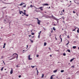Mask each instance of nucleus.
Segmentation results:
<instances>
[{"label": "nucleus", "mask_w": 79, "mask_h": 79, "mask_svg": "<svg viewBox=\"0 0 79 79\" xmlns=\"http://www.w3.org/2000/svg\"><path fill=\"white\" fill-rule=\"evenodd\" d=\"M77 33H79V28H78V29L77 30Z\"/></svg>", "instance_id": "nucleus-18"}, {"label": "nucleus", "mask_w": 79, "mask_h": 79, "mask_svg": "<svg viewBox=\"0 0 79 79\" xmlns=\"http://www.w3.org/2000/svg\"><path fill=\"white\" fill-rule=\"evenodd\" d=\"M26 51H27L26 50H23V52H24V51L25 52H26Z\"/></svg>", "instance_id": "nucleus-46"}, {"label": "nucleus", "mask_w": 79, "mask_h": 79, "mask_svg": "<svg viewBox=\"0 0 79 79\" xmlns=\"http://www.w3.org/2000/svg\"><path fill=\"white\" fill-rule=\"evenodd\" d=\"M6 8V7H3L2 8Z\"/></svg>", "instance_id": "nucleus-40"}, {"label": "nucleus", "mask_w": 79, "mask_h": 79, "mask_svg": "<svg viewBox=\"0 0 79 79\" xmlns=\"http://www.w3.org/2000/svg\"><path fill=\"white\" fill-rule=\"evenodd\" d=\"M55 39H56V40H58V39H57V38H56V37H55Z\"/></svg>", "instance_id": "nucleus-45"}, {"label": "nucleus", "mask_w": 79, "mask_h": 79, "mask_svg": "<svg viewBox=\"0 0 79 79\" xmlns=\"http://www.w3.org/2000/svg\"><path fill=\"white\" fill-rule=\"evenodd\" d=\"M31 35H34L35 34V33H31Z\"/></svg>", "instance_id": "nucleus-29"}, {"label": "nucleus", "mask_w": 79, "mask_h": 79, "mask_svg": "<svg viewBox=\"0 0 79 79\" xmlns=\"http://www.w3.org/2000/svg\"><path fill=\"white\" fill-rule=\"evenodd\" d=\"M56 21H57V23H58V20H56Z\"/></svg>", "instance_id": "nucleus-52"}, {"label": "nucleus", "mask_w": 79, "mask_h": 79, "mask_svg": "<svg viewBox=\"0 0 79 79\" xmlns=\"http://www.w3.org/2000/svg\"><path fill=\"white\" fill-rule=\"evenodd\" d=\"M62 31H63V30H64V28H62Z\"/></svg>", "instance_id": "nucleus-59"}, {"label": "nucleus", "mask_w": 79, "mask_h": 79, "mask_svg": "<svg viewBox=\"0 0 79 79\" xmlns=\"http://www.w3.org/2000/svg\"><path fill=\"white\" fill-rule=\"evenodd\" d=\"M44 74H42V76L41 77V78H42V77H44Z\"/></svg>", "instance_id": "nucleus-21"}, {"label": "nucleus", "mask_w": 79, "mask_h": 79, "mask_svg": "<svg viewBox=\"0 0 79 79\" xmlns=\"http://www.w3.org/2000/svg\"><path fill=\"white\" fill-rule=\"evenodd\" d=\"M32 5H30V7H32Z\"/></svg>", "instance_id": "nucleus-49"}, {"label": "nucleus", "mask_w": 79, "mask_h": 79, "mask_svg": "<svg viewBox=\"0 0 79 79\" xmlns=\"http://www.w3.org/2000/svg\"><path fill=\"white\" fill-rule=\"evenodd\" d=\"M31 57V55H29L28 56V59L29 60H32V58H30Z\"/></svg>", "instance_id": "nucleus-2"}, {"label": "nucleus", "mask_w": 79, "mask_h": 79, "mask_svg": "<svg viewBox=\"0 0 79 79\" xmlns=\"http://www.w3.org/2000/svg\"><path fill=\"white\" fill-rule=\"evenodd\" d=\"M1 58V59H2V58H3V56H2Z\"/></svg>", "instance_id": "nucleus-39"}, {"label": "nucleus", "mask_w": 79, "mask_h": 79, "mask_svg": "<svg viewBox=\"0 0 79 79\" xmlns=\"http://www.w3.org/2000/svg\"><path fill=\"white\" fill-rule=\"evenodd\" d=\"M60 15H62V14H60Z\"/></svg>", "instance_id": "nucleus-64"}, {"label": "nucleus", "mask_w": 79, "mask_h": 79, "mask_svg": "<svg viewBox=\"0 0 79 79\" xmlns=\"http://www.w3.org/2000/svg\"><path fill=\"white\" fill-rule=\"evenodd\" d=\"M46 45H47V43H46V42L44 43V46H46Z\"/></svg>", "instance_id": "nucleus-16"}, {"label": "nucleus", "mask_w": 79, "mask_h": 79, "mask_svg": "<svg viewBox=\"0 0 79 79\" xmlns=\"http://www.w3.org/2000/svg\"><path fill=\"white\" fill-rule=\"evenodd\" d=\"M67 51L68 52H69V53H70V52H71V50H70L69 49L67 50L66 52H67Z\"/></svg>", "instance_id": "nucleus-12"}, {"label": "nucleus", "mask_w": 79, "mask_h": 79, "mask_svg": "<svg viewBox=\"0 0 79 79\" xmlns=\"http://www.w3.org/2000/svg\"><path fill=\"white\" fill-rule=\"evenodd\" d=\"M4 45L5 46V45H6V43H4Z\"/></svg>", "instance_id": "nucleus-44"}, {"label": "nucleus", "mask_w": 79, "mask_h": 79, "mask_svg": "<svg viewBox=\"0 0 79 79\" xmlns=\"http://www.w3.org/2000/svg\"><path fill=\"white\" fill-rule=\"evenodd\" d=\"M5 46H4V45H3V48H5Z\"/></svg>", "instance_id": "nucleus-38"}, {"label": "nucleus", "mask_w": 79, "mask_h": 79, "mask_svg": "<svg viewBox=\"0 0 79 79\" xmlns=\"http://www.w3.org/2000/svg\"><path fill=\"white\" fill-rule=\"evenodd\" d=\"M34 36H32V38H34Z\"/></svg>", "instance_id": "nucleus-58"}, {"label": "nucleus", "mask_w": 79, "mask_h": 79, "mask_svg": "<svg viewBox=\"0 0 79 79\" xmlns=\"http://www.w3.org/2000/svg\"><path fill=\"white\" fill-rule=\"evenodd\" d=\"M63 56H66V54L65 53H63Z\"/></svg>", "instance_id": "nucleus-25"}, {"label": "nucleus", "mask_w": 79, "mask_h": 79, "mask_svg": "<svg viewBox=\"0 0 79 79\" xmlns=\"http://www.w3.org/2000/svg\"><path fill=\"white\" fill-rule=\"evenodd\" d=\"M62 11H63V12H64V10H62Z\"/></svg>", "instance_id": "nucleus-48"}, {"label": "nucleus", "mask_w": 79, "mask_h": 79, "mask_svg": "<svg viewBox=\"0 0 79 79\" xmlns=\"http://www.w3.org/2000/svg\"><path fill=\"white\" fill-rule=\"evenodd\" d=\"M31 36H32V35H29V37H31Z\"/></svg>", "instance_id": "nucleus-51"}, {"label": "nucleus", "mask_w": 79, "mask_h": 79, "mask_svg": "<svg viewBox=\"0 0 79 79\" xmlns=\"http://www.w3.org/2000/svg\"><path fill=\"white\" fill-rule=\"evenodd\" d=\"M31 67H32V68H34L35 67V66H31Z\"/></svg>", "instance_id": "nucleus-26"}, {"label": "nucleus", "mask_w": 79, "mask_h": 79, "mask_svg": "<svg viewBox=\"0 0 79 79\" xmlns=\"http://www.w3.org/2000/svg\"><path fill=\"white\" fill-rule=\"evenodd\" d=\"M27 48H28V45H27Z\"/></svg>", "instance_id": "nucleus-42"}, {"label": "nucleus", "mask_w": 79, "mask_h": 79, "mask_svg": "<svg viewBox=\"0 0 79 79\" xmlns=\"http://www.w3.org/2000/svg\"><path fill=\"white\" fill-rule=\"evenodd\" d=\"M36 9H40L41 11H43V8H42V7H40V8H36Z\"/></svg>", "instance_id": "nucleus-4"}, {"label": "nucleus", "mask_w": 79, "mask_h": 79, "mask_svg": "<svg viewBox=\"0 0 79 79\" xmlns=\"http://www.w3.org/2000/svg\"><path fill=\"white\" fill-rule=\"evenodd\" d=\"M76 41H74V42H73V43H76Z\"/></svg>", "instance_id": "nucleus-61"}, {"label": "nucleus", "mask_w": 79, "mask_h": 79, "mask_svg": "<svg viewBox=\"0 0 79 79\" xmlns=\"http://www.w3.org/2000/svg\"><path fill=\"white\" fill-rule=\"evenodd\" d=\"M43 6H48V4L47 3H45V4H43Z\"/></svg>", "instance_id": "nucleus-7"}, {"label": "nucleus", "mask_w": 79, "mask_h": 79, "mask_svg": "<svg viewBox=\"0 0 79 79\" xmlns=\"http://www.w3.org/2000/svg\"><path fill=\"white\" fill-rule=\"evenodd\" d=\"M3 68H4V67H2V68L1 69V71H3Z\"/></svg>", "instance_id": "nucleus-24"}, {"label": "nucleus", "mask_w": 79, "mask_h": 79, "mask_svg": "<svg viewBox=\"0 0 79 79\" xmlns=\"http://www.w3.org/2000/svg\"><path fill=\"white\" fill-rule=\"evenodd\" d=\"M16 67H17V68H19V67H20V65H19V64L17 65H16Z\"/></svg>", "instance_id": "nucleus-15"}, {"label": "nucleus", "mask_w": 79, "mask_h": 79, "mask_svg": "<svg viewBox=\"0 0 79 79\" xmlns=\"http://www.w3.org/2000/svg\"><path fill=\"white\" fill-rule=\"evenodd\" d=\"M14 55H17V57H16V59H18V55L17 53H14L13 54V56Z\"/></svg>", "instance_id": "nucleus-6"}, {"label": "nucleus", "mask_w": 79, "mask_h": 79, "mask_svg": "<svg viewBox=\"0 0 79 79\" xmlns=\"http://www.w3.org/2000/svg\"><path fill=\"white\" fill-rule=\"evenodd\" d=\"M13 69H12L10 72V74H13Z\"/></svg>", "instance_id": "nucleus-9"}, {"label": "nucleus", "mask_w": 79, "mask_h": 79, "mask_svg": "<svg viewBox=\"0 0 79 79\" xmlns=\"http://www.w3.org/2000/svg\"><path fill=\"white\" fill-rule=\"evenodd\" d=\"M53 25H54V26H56V25H57L56 24H55V23Z\"/></svg>", "instance_id": "nucleus-47"}, {"label": "nucleus", "mask_w": 79, "mask_h": 79, "mask_svg": "<svg viewBox=\"0 0 79 79\" xmlns=\"http://www.w3.org/2000/svg\"><path fill=\"white\" fill-rule=\"evenodd\" d=\"M77 4L78 5L79 3V2H77Z\"/></svg>", "instance_id": "nucleus-57"}, {"label": "nucleus", "mask_w": 79, "mask_h": 79, "mask_svg": "<svg viewBox=\"0 0 79 79\" xmlns=\"http://www.w3.org/2000/svg\"><path fill=\"white\" fill-rule=\"evenodd\" d=\"M76 28H75V29L73 30V31H75V30H76Z\"/></svg>", "instance_id": "nucleus-33"}, {"label": "nucleus", "mask_w": 79, "mask_h": 79, "mask_svg": "<svg viewBox=\"0 0 79 79\" xmlns=\"http://www.w3.org/2000/svg\"><path fill=\"white\" fill-rule=\"evenodd\" d=\"M55 76V75H53L51 76L50 77V79H53V76Z\"/></svg>", "instance_id": "nucleus-10"}, {"label": "nucleus", "mask_w": 79, "mask_h": 79, "mask_svg": "<svg viewBox=\"0 0 79 79\" xmlns=\"http://www.w3.org/2000/svg\"><path fill=\"white\" fill-rule=\"evenodd\" d=\"M67 37H68V38H70V37H69V35H68L67 36Z\"/></svg>", "instance_id": "nucleus-31"}, {"label": "nucleus", "mask_w": 79, "mask_h": 79, "mask_svg": "<svg viewBox=\"0 0 79 79\" xmlns=\"http://www.w3.org/2000/svg\"><path fill=\"white\" fill-rule=\"evenodd\" d=\"M26 5H25V6H23V8H26Z\"/></svg>", "instance_id": "nucleus-22"}, {"label": "nucleus", "mask_w": 79, "mask_h": 79, "mask_svg": "<svg viewBox=\"0 0 79 79\" xmlns=\"http://www.w3.org/2000/svg\"><path fill=\"white\" fill-rule=\"evenodd\" d=\"M68 43L66 44V45H68V44H69V41H68Z\"/></svg>", "instance_id": "nucleus-23"}, {"label": "nucleus", "mask_w": 79, "mask_h": 79, "mask_svg": "<svg viewBox=\"0 0 79 79\" xmlns=\"http://www.w3.org/2000/svg\"><path fill=\"white\" fill-rule=\"evenodd\" d=\"M23 14L25 16H29V15H26V12H23Z\"/></svg>", "instance_id": "nucleus-5"}, {"label": "nucleus", "mask_w": 79, "mask_h": 79, "mask_svg": "<svg viewBox=\"0 0 79 79\" xmlns=\"http://www.w3.org/2000/svg\"><path fill=\"white\" fill-rule=\"evenodd\" d=\"M41 31H40V32L39 33H38L39 35H40V34H41Z\"/></svg>", "instance_id": "nucleus-28"}, {"label": "nucleus", "mask_w": 79, "mask_h": 79, "mask_svg": "<svg viewBox=\"0 0 79 79\" xmlns=\"http://www.w3.org/2000/svg\"><path fill=\"white\" fill-rule=\"evenodd\" d=\"M21 75H19V78H20V77H21Z\"/></svg>", "instance_id": "nucleus-37"}, {"label": "nucleus", "mask_w": 79, "mask_h": 79, "mask_svg": "<svg viewBox=\"0 0 79 79\" xmlns=\"http://www.w3.org/2000/svg\"><path fill=\"white\" fill-rule=\"evenodd\" d=\"M4 65H5V62L4 63Z\"/></svg>", "instance_id": "nucleus-60"}, {"label": "nucleus", "mask_w": 79, "mask_h": 79, "mask_svg": "<svg viewBox=\"0 0 79 79\" xmlns=\"http://www.w3.org/2000/svg\"><path fill=\"white\" fill-rule=\"evenodd\" d=\"M74 59H75V58L71 59V60H70V62H72V61H73L74 60Z\"/></svg>", "instance_id": "nucleus-8"}, {"label": "nucleus", "mask_w": 79, "mask_h": 79, "mask_svg": "<svg viewBox=\"0 0 79 79\" xmlns=\"http://www.w3.org/2000/svg\"><path fill=\"white\" fill-rule=\"evenodd\" d=\"M53 30H54V31H56V29L55 28V27H53L52 28Z\"/></svg>", "instance_id": "nucleus-17"}, {"label": "nucleus", "mask_w": 79, "mask_h": 79, "mask_svg": "<svg viewBox=\"0 0 79 79\" xmlns=\"http://www.w3.org/2000/svg\"><path fill=\"white\" fill-rule=\"evenodd\" d=\"M73 48H74V49H76V46H73Z\"/></svg>", "instance_id": "nucleus-13"}, {"label": "nucleus", "mask_w": 79, "mask_h": 79, "mask_svg": "<svg viewBox=\"0 0 79 79\" xmlns=\"http://www.w3.org/2000/svg\"><path fill=\"white\" fill-rule=\"evenodd\" d=\"M57 72V70H56L53 71V73H56Z\"/></svg>", "instance_id": "nucleus-14"}, {"label": "nucleus", "mask_w": 79, "mask_h": 79, "mask_svg": "<svg viewBox=\"0 0 79 79\" xmlns=\"http://www.w3.org/2000/svg\"><path fill=\"white\" fill-rule=\"evenodd\" d=\"M38 38H40V35H38Z\"/></svg>", "instance_id": "nucleus-43"}, {"label": "nucleus", "mask_w": 79, "mask_h": 79, "mask_svg": "<svg viewBox=\"0 0 79 79\" xmlns=\"http://www.w3.org/2000/svg\"><path fill=\"white\" fill-rule=\"evenodd\" d=\"M24 12H26V10H24Z\"/></svg>", "instance_id": "nucleus-56"}, {"label": "nucleus", "mask_w": 79, "mask_h": 79, "mask_svg": "<svg viewBox=\"0 0 79 79\" xmlns=\"http://www.w3.org/2000/svg\"><path fill=\"white\" fill-rule=\"evenodd\" d=\"M64 71V70H61L60 72L61 73H63Z\"/></svg>", "instance_id": "nucleus-20"}, {"label": "nucleus", "mask_w": 79, "mask_h": 79, "mask_svg": "<svg viewBox=\"0 0 79 79\" xmlns=\"http://www.w3.org/2000/svg\"><path fill=\"white\" fill-rule=\"evenodd\" d=\"M19 14H20V15H21V12H20V11H19Z\"/></svg>", "instance_id": "nucleus-41"}, {"label": "nucleus", "mask_w": 79, "mask_h": 79, "mask_svg": "<svg viewBox=\"0 0 79 79\" xmlns=\"http://www.w3.org/2000/svg\"><path fill=\"white\" fill-rule=\"evenodd\" d=\"M36 57H39V55H36Z\"/></svg>", "instance_id": "nucleus-36"}, {"label": "nucleus", "mask_w": 79, "mask_h": 79, "mask_svg": "<svg viewBox=\"0 0 79 79\" xmlns=\"http://www.w3.org/2000/svg\"><path fill=\"white\" fill-rule=\"evenodd\" d=\"M73 13H76V12H75L74 11H73Z\"/></svg>", "instance_id": "nucleus-34"}, {"label": "nucleus", "mask_w": 79, "mask_h": 79, "mask_svg": "<svg viewBox=\"0 0 79 79\" xmlns=\"http://www.w3.org/2000/svg\"><path fill=\"white\" fill-rule=\"evenodd\" d=\"M36 19H37V21H38L37 22L38 24L39 25H40V21L39 20V19H38V18H36Z\"/></svg>", "instance_id": "nucleus-1"}, {"label": "nucleus", "mask_w": 79, "mask_h": 79, "mask_svg": "<svg viewBox=\"0 0 79 79\" xmlns=\"http://www.w3.org/2000/svg\"><path fill=\"white\" fill-rule=\"evenodd\" d=\"M74 2H75V3H77L76 2V1H75L74 0Z\"/></svg>", "instance_id": "nucleus-55"}, {"label": "nucleus", "mask_w": 79, "mask_h": 79, "mask_svg": "<svg viewBox=\"0 0 79 79\" xmlns=\"http://www.w3.org/2000/svg\"><path fill=\"white\" fill-rule=\"evenodd\" d=\"M37 75H38V74H39V71H38V70L37 69Z\"/></svg>", "instance_id": "nucleus-19"}, {"label": "nucleus", "mask_w": 79, "mask_h": 79, "mask_svg": "<svg viewBox=\"0 0 79 79\" xmlns=\"http://www.w3.org/2000/svg\"><path fill=\"white\" fill-rule=\"evenodd\" d=\"M60 39L61 40L62 39V38L61 37H60Z\"/></svg>", "instance_id": "nucleus-62"}, {"label": "nucleus", "mask_w": 79, "mask_h": 79, "mask_svg": "<svg viewBox=\"0 0 79 79\" xmlns=\"http://www.w3.org/2000/svg\"><path fill=\"white\" fill-rule=\"evenodd\" d=\"M51 29H52V31H51V32L52 33V32H53V29H52V28H51Z\"/></svg>", "instance_id": "nucleus-35"}, {"label": "nucleus", "mask_w": 79, "mask_h": 79, "mask_svg": "<svg viewBox=\"0 0 79 79\" xmlns=\"http://www.w3.org/2000/svg\"><path fill=\"white\" fill-rule=\"evenodd\" d=\"M63 23H65V22H64V21H63Z\"/></svg>", "instance_id": "nucleus-63"}, {"label": "nucleus", "mask_w": 79, "mask_h": 79, "mask_svg": "<svg viewBox=\"0 0 79 79\" xmlns=\"http://www.w3.org/2000/svg\"><path fill=\"white\" fill-rule=\"evenodd\" d=\"M71 68H74V65H73L71 66Z\"/></svg>", "instance_id": "nucleus-30"}, {"label": "nucleus", "mask_w": 79, "mask_h": 79, "mask_svg": "<svg viewBox=\"0 0 79 79\" xmlns=\"http://www.w3.org/2000/svg\"><path fill=\"white\" fill-rule=\"evenodd\" d=\"M24 3L23 2H22L20 4H19L20 6H21L22 5H24Z\"/></svg>", "instance_id": "nucleus-11"}, {"label": "nucleus", "mask_w": 79, "mask_h": 79, "mask_svg": "<svg viewBox=\"0 0 79 79\" xmlns=\"http://www.w3.org/2000/svg\"><path fill=\"white\" fill-rule=\"evenodd\" d=\"M62 42V39H61V42Z\"/></svg>", "instance_id": "nucleus-53"}, {"label": "nucleus", "mask_w": 79, "mask_h": 79, "mask_svg": "<svg viewBox=\"0 0 79 79\" xmlns=\"http://www.w3.org/2000/svg\"><path fill=\"white\" fill-rule=\"evenodd\" d=\"M30 41L31 43H33V40H30Z\"/></svg>", "instance_id": "nucleus-27"}, {"label": "nucleus", "mask_w": 79, "mask_h": 79, "mask_svg": "<svg viewBox=\"0 0 79 79\" xmlns=\"http://www.w3.org/2000/svg\"><path fill=\"white\" fill-rule=\"evenodd\" d=\"M2 61H3V63H5V62H4V61L2 60Z\"/></svg>", "instance_id": "nucleus-54"}, {"label": "nucleus", "mask_w": 79, "mask_h": 79, "mask_svg": "<svg viewBox=\"0 0 79 79\" xmlns=\"http://www.w3.org/2000/svg\"><path fill=\"white\" fill-rule=\"evenodd\" d=\"M20 12L22 13L23 14V13H24V12H23V11H20Z\"/></svg>", "instance_id": "nucleus-32"}, {"label": "nucleus", "mask_w": 79, "mask_h": 79, "mask_svg": "<svg viewBox=\"0 0 79 79\" xmlns=\"http://www.w3.org/2000/svg\"><path fill=\"white\" fill-rule=\"evenodd\" d=\"M52 18H53V19H55V20H58V19H57L55 17H54V16H53V15H52Z\"/></svg>", "instance_id": "nucleus-3"}, {"label": "nucleus", "mask_w": 79, "mask_h": 79, "mask_svg": "<svg viewBox=\"0 0 79 79\" xmlns=\"http://www.w3.org/2000/svg\"><path fill=\"white\" fill-rule=\"evenodd\" d=\"M52 55H50V57H52Z\"/></svg>", "instance_id": "nucleus-50"}]
</instances>
